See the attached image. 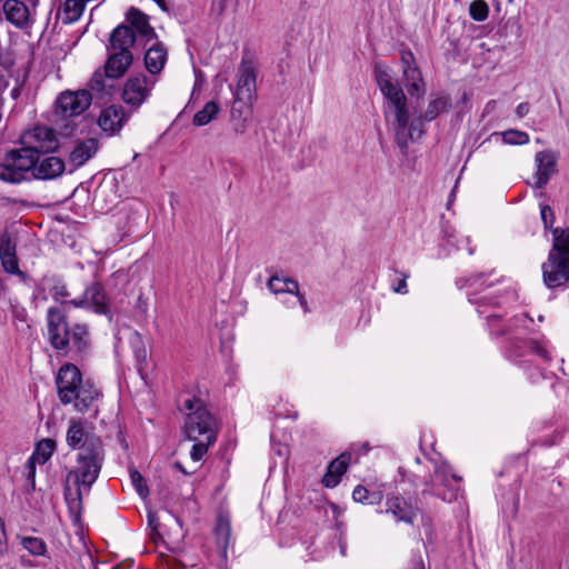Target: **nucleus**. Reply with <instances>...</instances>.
Returning <instances> with one entry per match:
<instances>
[{
    "label": "nucleus",
    "instance_id": "nucleus-1",
    "mask_svg": "<svg viewBox=\"0 0 569 569\" xmlns=\"http://www.w3.org/2000/svg\"><path fill=\"white\" fill-rule=\"evenodd\" d=\"M375 77L385 98L383 113L386 121L395 134L397 146L403 152L407 151L410 142L419 140L425 134V122L433 121L452 107L449 93L445 91L431 92L425 112L418 114L416 108L409 104L400 84L393 80L385 66H376Z\"/></svg>",
    "mask_w": 569,
    "mask_h": 569
},
{
    "label": "nucleus",
    "instance_id": "nucleus-2",
    "mask_svg": "<svg viewBox=\"0 0 569 569\" xmlns=\"http://www.w3.org/2000/svg\"><path fill=\"white\" fill-rule=\"evenodd\" d=\"M47 330L50 346L61 356L74 361L86 358L91 350L88 326L69 325L66 313L58 307L47 310Z\"/></svg>",
    "mask_w": 569,
    "mask_h": 569
},
{
    "label": "nucleus",
    "instance_id": "nucleus-3",
    "mask_svg": "<svg viewBox=\"0 0 569 569\" xmlns=\"http://www.w3.org/2000/svg\"><path fill=\"white\" fill-rule=\"evenodd\" d=\"M104 461L101 441L93 440L90 447L78 452L76 466L68 470L64 479V498L69 508L78 510L83 495H88L97 481Z\"/></svg>",
    "mask_w": 569,
    "mask_h": 569
},
{
    "label": "nucleus",
    "instance_id": "nucleus-4",
    "mask_svg": "<svg viewBox=\"0 0 569 569\" xmlns=\"http://www.w3.org/2000/svg\"><path fill=\"white\" fill-rule=\"evenodd\" d=\"M183 409L188 411L184 418L182 432L187 440L192 441L190 458L199 462L207 455L218 438V422L204 403L198 398H188L183 401Z\"/></svg>",
    "mask_w": 569,
    "mask_h": 569
},
{
    "label": "nucleus",
    "instance_id": "nucleus-5",
    "mask_svg": "<svg viewBox=\"0 0 569 569\" xmlns=\"http://www.w3.org/2000/svg\"><path fill=\"white\" fill-rule=\"evenodd\" d=\"M56 385L61 403L72 405L81 413L92 409L101 397L100 389L90 379L84 380L73 363H66L59 369Z\"/></svg>",
    "mask_w": 569,
    "mask_h": 569
},
{
    "label": "nucleus",
    "instance_id": "nucleus-6",
    "mask_svg": "<svg viewBox=\"0 0 569 569\" xmlns=\"http://www.w3.org/2000/svg\"><path fill=\"white\" fill-rule=\"evenodd\" d=\"M490 274L487 273H477L471 276L470 278H460L457 280V286L459 288H466L469 290V301L477 306V311L480 316H485L488 321V327L491 335L495 336H505L512 332V329L518 326L527 327V322H532V319L528 316V313H521L515 316L508 325L498 326L497 322L500 320L501 316L497 313H488L489 308H495L501 306V301L496 296L485 295L481 297H477V292L486 286L487 279ZM492 286V282L488 283L487 287Z\"/></svg>",
    "mask_w": 569,
    "mask_h": 569
},
{
    "label": "nucleus",
    "instance_id": "nucleus-7",
    "mask_svg": "<svg viewBox=\"0 0 569 569\" xmlns=\"http://www.w3.org/2000/svg\"><path fill=\"white\" fill-rule=\"evenodd\" d=\"M258 70L256 63L250 58H242L237 73V84L233 92L234 102L231 109V117L236 121L234 130L243 133L247 129V122L252 114V103L256 99Z\"/></svg>",
    "mask_w": 569,
    "mask_h": 569
},
{
    "label": "nucleus",
    "instance_id": "nucleus-8",
    "mask_svg": "<svg viewBox=\"0 0 569 569\" xmlns=\"http://www.w3.org/2000/svg\"><path fill=\"white\" fill-rule=\"evenodd\" d=\"M92 93L87 90L63 91L56 100V122L64 130V134H71L78 119L91 104Z\"/></svg>",
    "mask_w": 569,
    "mask_h": 569
},
{
    "label": "nucleus",
    "instance_id": "nucleus-9",
    "mask_svg": "<svg viewBox=\"0 0 569 569\" xmlns=\"http://www.w3.org/2000/svg\"><path fill=\"white\" fill-rule=\"evenodd\" d=\"M433 465V475L425 481L427 489L422 493H431L443 501L451 502L457 500L461 477L452 473L450 466L443 460L431 459Z\"/></svg>",
    "mask_w": 569,
    "mask_h": 569
},
{
    "label": "nucleus",
    "instance_id": "nucleus-10",
    "mask_svg": "<svg viewBox=\"0 0 569 569\" xmlns=\"http://www.w3.org/2000/svg\"><path fill=\"white\" fill-rule=\"evenodd\" d=\"M541 269L542 280L547 288L569 287V257H562L558 251L550 250Z\"/></svg>",
    "mask_w": 569,
    "mask_h": 569
},
{
    "label": "nucleus",
    "instance_id": "nucleus-11",
    "mask_svg": "<svg viewBox=\"0 0 569 569\" xmlns=\"http://www.w3.org/2000/svg\"><path fill=\"white\" fill-rule=\"evenodd\" d=\"M21 143L24 149L32 151V156L38 160L40 153L52 152L59 146L54 131L44 126H37L26 131L21 137Z\"/></svg>",
    "mask_w": 569,
    "mask_h": 569
},
{
    "label": "nucleus",
    "instance_id": "nucleus-12",
    "mask_svg": "<svg viewBox=\"0 0 569 569\" xmlns=\"http://www.w3.org/2000/svg\"><path fill=\"white\" fill-rule=\"evenodd\" d=\"M154 83V80L143 73L129 77L122 89L123 101L133 108H139L150 97Z\"/></svg>",
    "mask_w": 569,
    "mask_h": 569
},
{
    "label": "nucleus",
    "instance_id": "nucleus-13",
    "mask_svg": "<svg viewBox=\"0 0 569 569\" xmlns=\"http://www.w3.org/2000/svg\"><path fill=\"white\" fill-rule=\"evenodd\" d=\"M559 152L552 149H545L535 154V179L537 189H543L549 180L558 173Z\"/></svg>",
    "mask_w": 569,
    "mask_h": 569
},
{
    "label": "nucleus",
    "instance_id": "nucleus-14",
    "mask_svg": "<svg viewBox=\"0 0 569 569\" xmlns=\"http://www.w3.org/2000/svg\"><path fill=\"white\" fill-rule=\"evenodd\" d=\"M378 512L391 515L397 522L412 525L418 516L419 508L411 499L391 495L386 499V509L378 510Z\"/></svg>",
    "mask_w": 569,
    "mask_h": 569
},
{
    "label": "nucleus",
    "instance_id": "nucleus-15",
    "mask_svg": "<svg viewBox=\"0 0 569 569\" xmlns=\"http://www.w3.org/2000/svg\"><path fill=\"white\" fill-rule=\"evenodd\" d=\"M74 308H90L100 315L109 312V303L103 287L99 282H93L84 289L81 298L69 301Z\"/></svg>",
    "mask_w": 569,
    "mask_h": 569
},
{
    "label": "nucleus",
    "instance_id": "nucleus-16",
    "mask_svg": "<svg viewBox=\"0 0 569 569\" xmlns=\"http://www.w3.org/2000/svg\"><path fill=\"white\" fill-rule=\"evenodd\" d=\"M268 288L274 295H291L293 303L302 307L305 312H309L308 302L299 291V284L296 280L286 277L272 276L268 281Z\"/></svg>",
    "mask_w": 569,
    "mask_h": 569
},
{
    "label": "nucleus",
    "instance_id": "nucleus-17",
    "mask_svg": "<svg viewBox=\"0 0 569 569\" xmlns=\"http://www.w3.org/2000/svg\"><path fill=\"white\" fill-rule=\"evenodd\" d=\"M0 260L6 272L22 274L17 257V241L7 230L0 232Z\"/></svg>",
    "mask_w": 569,
    "mask_h": 569
},
{
    "label": "nucleus",
    "instance_id": "nucleus-18",
    "mask_svg": "<svg viewBox=\"0 0 569 569\" xmlns=\"http://www.w3.org/2000/svg\"><path fill=\"white\" fill-rule=\"evenodd\" d=\"M67 443L70 448L80 451L90 447L93 440L101 441L99 437L90 435L84 427L83 421L71 419L66 435Z\"/></svg>",
    "mask_w": 569,
    "mask_h": 569
},
{
    "label": "nucleus",
    "instance_id": "nucleus-19",
    "mask_svg": "<svg viewBox=\"0 0 569 569\" xmlns=\"http://www.w3.org/2000/svg\"><path fill=\"white\" fill-rule=\"evenodd\" d=\"M128 120L121 106H110L103 109L98 118V124L102 131L113 134L118 132Z\"/></svg>",
    "mask_w": 569,
    "mask_h": 569
},
{
    "label": "nucleus",
    "instance_id": "nucleus-20",
    "mask_svg": "<svg viewBox=\"0 0 569 569\" xmlns=\"http://www.w3.org/2000/svg\"><path fill=\"white\" fill-rule=\"evenodd\" d=\"M126 20L129 22V27L133 30L134 34H139L148 46L152 40L157 38L154 29L149 23V18L146 13L137 8H130L126 14Z\"/></svg>",
    "mask_w": 569,
    "mask_h": 569
},
{
    "label": "nucleus",
    "instance_id": "nucleus-21",
    "mask_svg": "<svg viewBox=\"0 0 569 569\" xmlns=\"http://www.w3.org/2000/svg\"><path fill=\"white\" fill-rule=\"evenodd\" d=\"M412 61L413 56L410 52L402 54L403 79L409 94L420 97L425 92L423 80L420 70L411 64Z\"/></svg>",
    "mask_w": 569,
    "mask_h": 569
},
{
    "label": "nucleus",
    "instance_id": "nucleus-22",
    "mask_svg": "<svg viewBox=\"0 0 569 569\" xmlns=\"http://www.w3.org/2000/svg\"><path fill=\"white\" fill-rule=\"evenodd\" d=\"M351 461V452L345 451L333 459L327 468V472L322 477V485L327 488H335L339 485L341 477L347 471Z\"/></svg>",
    "mask_w": 569,
    "mask_h": 569
},
{
    "label": "nucleus",
    "instance_id": "nucleus-23",
    "mask_svg": "<svg viewBox=\"0 0 569 569\" xmlns=\"http://www.w3.org/2000/svg\"><path fill=\"white\" fill-rule=\"evenodd\" d=\"M151 42L144 54V66L149 73L158 74L162 71L167 62L168 52L157 38Z\"/></svg>",
    "mask_w": 569,
    "mask_h": 569
},
{
    "label": "nucleus",
    "instance_id": "nucleus-24",
    "mask_svg": "<svg viewBox=\"0 0 569 569\" xmlns=\"http://www.w3.org/2000/svg\"><path fill=\"white\" fill-rule=\"evenodd\" d=\"M66 170L64 161L54 156L38 160L33 168V177L42 180H51L60 177Z\"/></svg>",
    "mask_w": 569,
    "mask_h": 569
},
{
    "label": "nucleus",
    "instance_id": "nucleus-25",
    "mask_svg": "<svg viewBox=\"0 0 569 569\" xmlns=\"http://www.w3.org/2000/svg\"><path fill=\"white\" fill-rule=\"evenodd\" d=\"M109 42V51L131 52L136 36L131 27L122 23L112 30Z\"/></svg>",
    "mask_w": 569,
    "mask_h": 569
},
{
    "label": "nucleus",
    "instance_id": "nucleus-26",
    "mask_svg": "<svg viewBox=\"0 0 569 569\" xmlns=\"http://www.w3.org/2000/svg\"><path fill=\"white\" fill-rule=\"evenodd\" d=\"M98 151V141L96 139H87L79 142L70 152L68 164L71 166L70 172L83 166Z\"/></svg>",
    "mask_w": 569,
    "mask_h": 569
},
{
    "label": "nucleus",
    "instance_id": "nucleus-27",
    "mask_svg": "<svg viewBox=\"0 0 569 569\" xmlns=\"http://www.w3.org/2000/svg\"><path fill=\"white\" fill-rule=\"evenodd\" d=\"M132 61V52L110 51L104 63L106 72L110 78L118 79L126 73Z\"/></svg>",
    "mask_w": 569,
    "mask_h": 569
},
{
    "label": "nucleus",
    "instance_id": "nucleus-28",
    "mask_svg": "<svg viewBox=\"0 0 569 569\" xmlns=\"http://www.w3.org/2000/svg\"><path fill=\"white\" fill-rule=\"evenodd\" d=\"M3 12L6 19L18 28H23L29 22V9L20 0H6Z\"/></svg>",
    "mask_w": 569,
    "mask_h": 569
},
{
    "label": "nucleus",
    "instance_id": "nucleus-29",
    "mask_svg": "<svg viewBox=\"0 0 569 569\" xmlns=\"http://www.w3.org/2000/svg\"><path fill=\"white\" fill-rule=\"evenodd\" d=\"M114 80L117 79L110 78L107 74L106 69L103 71L97 70L92 74L88 86L90 91H92L97 98L102 99L104 97L112 96V92L114 90Z\"/></svg>",
    "mask_w": 569,
    "mask_h": 569
},
{
    "label": "nucleus",
    "instance_id": "nucleus-30",
    "mask_svg": "<svg viewBox=\"0 0 569 569\" xmlns=\"http://www.w3.org/2000/svg\"><path fill=\"white\" fill-rule=\"evenodd\" d=\"M10 153L12 156V162H14L13 167H16L21 181H24L27 179L28 172H33L34 164L38 162V159L32 156V151H29L23 147L20 149L11 150Z\"/></svg>",
    "mask_w": 569,
    "mask_h": 569
},
{
    "label": "nucleus",
    "instance_id": "nucleus-31",
    "mask_svg": "<svg viewBox=\"0 0 569 569\" xmlns=\"http://www.w3.org/2000/svg\"><path fill=\"white\" fill-rule=\"evenodd\" d=\"M39 289L47 291L56 302L66 303L67 298L70 296L66 283L58 277H44L41 280Z\"/></svg>",
    "mask_w": 569,
    "mask_h": 569
},
{
    "label": "nucleus",
    "instance_id": "nucleus-32",
    "mask_svg": "<svg viewBox=\"0 0 569 569\" xmlns=\"http://www.w3.org/2000/svg\"><path fill=\"white\" fill-rule=\"evenodd\" d=\"M14 162H12V156L10 151L4 156L3 160L0 162V180L7 183L18 184L21 183V179L17 172L16 167H13Z\"/></svg>",
    "mask_w": 569,
    "mask_h": 569
},
{
    "label": "nucleus",
    "instance_id": "nucleus-33",
    "mask_svg": "<svg viewBox=\"0 0 569 569\" xmlns=\"http://www.w3.org/2000/svg\"><path fill=\"white\" fill-rule=\"evenodd\" d=\"M89 0H64L63 21L72 23L80 19Z\"/></svg>",
    "mask_w": 569,
    "mask_h": 569
},
{
    "label": "nucleus",
    "instance_id": "nucleus-34",
    "mask_svg": "<svg viewBox=\"0 0 569 569\" xmlns=\"http://www.w3.org/2000/svg\"><path fill=\"white\" fill-rule=\"evenodd\" d=\"M219 110H220V108L217 102H214V101L207 102L204 104V107L193 116V120H192L193 124L197 127H203V126L208 124L210 121H212L217 117Z\"/></svg>",
    "mask_w": 569,
    "mask_h": 569
},
{
    "label": "nucleus",
    "instance_id": "nucleus-35",
    "mask_svg": "<svg viewBox=\"0 0 569 569\" xmlns=\"http://www.w3.org/2000/svg\"><path fill=\"white\" fill-rule=\"evenodd\" d=\"M553 243L550 250H556L562 257H569V229L555 228L551 230Z\"/></svg>",
    "mask_w": 569,
    "mask_h": 569
},
{
    "label": "nucleus",
    "instance_id": "nucleus-36",
    "mask_svg": "<svg viewBox=\"0 0 569 569\" xmlns=\"http://www.w3.org/2000/svg\"><path fill=\"white\" fill-rule=\"evenodd\" d=\"M216 535L220 546L226 550L231 538V526L227 517L220 516L216 526Z\"/></svg>",
    "mask_w": 569,
    "mask_h": 569
},
{
    "label": "nucleus",
    "instance_id": "nucleus-37",
    "mask_svg": "<svg viewBox=\"0 0 569 569\" xmlns=\"http://www.w3.org/2000/svg\"><path fill=\"white\" fill-rule=\"evenodd\" d=\"M352 499L360 503L376 505L380 502L381 496L370 493L366 487L358 485L352 491Z\"/></svg>",
    "mask_w": 569,
    "mask_h": 569
},
{
    "label": "nucleus",
    "instance_id": "nucleus-38",
    "mask_svg": "<svg viewBox=\"0 0 569 569\" xmlns=\"http://www.w3.org/2000/svg\"><path fill=\"white\" fill-rule=\"evenodd\" d=\"M502 140L507 144L522 146L530 141L529 134L525 131L517 129H509L501 133Z\"/></svg>",
    "mask_w": 569,
    "mask_h": 569
},
{
    "label": "nucleus",
    "instance_id": "nucleus-39",
    "mask_svg": "<svg viewBox=\"0 0 569 569\" xmlns=\"http://www.w3.org/2000/svg\"><path fill=\"white\" fill-rule=\"evenodd\" d=\"M471 19L478 22L485 21L489 16V6L485 0H473L469 6Z\"/></svg>",
    "mask_w": 569,
    "mask_h": 569
},
{
    "label": "nucleus",
    "instance_id": "nucleus-40",
    "mask_svg": "<svg viewBox=\"0 0 569 569\" xmlns=\"http://www.w3.org/2000/svg\"><path fill=\"white\" fill-rule=\"evenodd\" d=\"M21 543L33 556H43L47 551L44 541L37 537H24Z\"/></svg>",
    "mask_w": 569,
    "mask_h": 569
},
{
    "label": "nucleus",
    "instance_id": "nucleus-41",
    "mask_svg": "<svg viewBox=\"0 0 569 569\" xmlns=\"http://www.w3.org/2000/svg\"><path fill=\"white\" fill-rule=\"evenodd\" d=\"M529 349H530V352H532L533 355H537L542 360H545V361L551 360L550 350L548 347L547 339H545V338H542L540 340L531 339L529 341Z\"/></svg>",
    "mask_w": 569,
    "mask_h": 569
},
{
    "label": "nucleus",
    "instance_id": "nucleus-42",
    "mask_svg": "<svg viewBox=\"0 0 569 569\" xmlns=\"http://www.w3.org/2000/svg\"><path fill=\"white\" fill-rule=\"evenodd\" d=\"M53 450H54L53 441L43 440L38 445L37 450L32 456L36 457L37 462L43 465L50 459V457L53 453Z\"/></svg>",
    "mask_w": 569,
    "mask_h": 569
},
{
    "label": "nucleus",
    "instance_id": "nucleus-43",
    "mask_svg": "<svg viewBox=\"0 0 569 569\" xmlns=\"http://www.w3.org/2000/svg\"><path fill=\"white\" fill-rule=\"evenodd\" d=\"M130 479L138 495L141 498L148 497L149 488L147 486L146 479L138 470L130 469Z\"/></svg>",
    "mask_w": 569,
    "mask_h": 569
},
{
    "label": "nucleus",
    "instance_id": "nucleus-44",
    "mask_svg": "<svg viewBox=\"0 0 569 569\" xmlns=\"http://www.w3.org/2000/svg\"><path fill=\"white\" fill-rule=\"evenodd\" d=\"M396 274L399 276V279L393 281L391 283V289L395 293L399 295H407L408 293V286H407V279L409 278V272L407 271H400L395 270Z\"/></svg>",
    "mask_w": 569,
    "mask_h": 569
},
{
    "label": "nucleus",
    "instance_id": "nucleus-45",
    "mask_svg": "<svg viewBox=\"0 0 569 569\" xmlns=\"http://www.w3.org/2000/svg\"><path fill=\"white\" fill-rule=\"evenodd\" d=\"M541 220L543 222V226L546 229H551L553 222H555V214L553 210L550 206L545 204L540 209Z\"/></svg>",
    "mask_w": 569,
    "mask_h": 569
},
{
    "label": "nucleus",
    "instance_id": "nucleus-46",
    "mask_svg": "<svg viewBox=\"0 0 569 569\" xmlns=\"http://www.w3.org/2000/svg\"><path fill=\"white\" fill-rule=\"evenodd\" d=\"M36 457L31 456L26 462V477L31 482L32 487L34 486L36 478Z\"/></svg>",
    "mask_w": 569,
    "mask_h": 569
},
{
    "label": "nucleus",
    "instance_id": "nucleus-47",
    "mask_svg": "<svg viewBox=\"0 0 569 569\" xmlns=\"http://www.w3.org/2000/svg\"><path fill=\"white\" fill-rule=\"evenodd\" d=\"M8 546H7V535L4 529V522L2 518L0 517V555H3L7 552Z\"/></svg>",
    "mask_w": 569,
    "mask_h": 569
},
{
    "label": "nucleus",
    "instance_id": "nucleus-48",
    "mask_svg": "<svg viewBox=\"0 0 569 569\" xmlns=\"http://www.w3.org/2000/svg\"><path fill=\"white\" fill-rule=\"evenodd\" d=\"M443 233H445V238H446L447 242L450 246L456 247L457 249L461 248L460 244L456 241L455 230L449 231V230L446 229L443 231Z\"/></svg>",
    "mask_w": 569,
    "mask_h": 569
},
{
    "label": "nucleus",
    "instance_id": "nucleus-49",
    "mask_svg": "<svg viewBox=\"0 0 569 569\" xmlns=\"http://www.w3.org/2000/svg\"><path fill=\"white\" fill-rule=\"evenodd\" d=\"M530 106L527 102H521L516 108V113L519 118H523L529 113Z\"/></svg>",
    "mask_w": 569,
    "mask_h": 569
},
{
    "label": "nucleus",
    "instance_id": "nucleus-50",
    "mask_svg": "<svg viewBox=\"0 0 569 569\" xmlns=\"http://www.w3.org/2000/svg\"><path fill=\"white\" fill-rule=\"evenodd\" d=\"M509 357L518 358L522 357L525 353L520 351V347L518 346V342L512 343V346L508 350Z\"/></svg>",
    "mask_w": 569,
    "mask_h": 569
},
{
    "label": "nucleus",
    "instance_id": "nucleus-51",
    "mask_svg": "<svg viewBox=\"0 0 569 569\" xmlns=\"http://www.w3.org/2000/svg\"><path fill=\"white\" fill-rule=\"evenodd\" d=\"M281 302L283 305H286L287 307H289V308H293V307L297 306V305H292L293 300H292V296L291 295H284V298L281 299Z\"/></svg>",
    "mask_w": 569,
    "mask_h": 569
},
{
    "label": "nucleus",
    "instance_id": "nucleus-52",
    "mask_svg": "<svg viewBox=\"0 0 569 569\" xmlns=\"http://www.w3.org/2000/svg\"><path fill=\"white\" fill-rule=\"evenodd\" d=\"M411 569H425V563L420 555L415 557V567Z\"/></svg>",
    "mask_w": 569,
    "mask_h": 569
},
{
    "label": "nucleus",
    "instance_id": "nucleus-53",
    "mask_svg": "<svg viewBox=\"0 0 569 569\" xmlns=\"http://www.w3.org/2000/svg\"><path fill=\"white\" fill-rule=\"evenodd\" d=\"M173 466H174V468H177L179 471H181V472H182V473H184V475H191V473H193V472L197 470V469H194V470L188 471V470H186V469H184V467H183L180 462H178V461H177V462H174V465H173Z\"/></svg>",
    "mask_w": 569,
    "mask_h": 569
},
{
    "label": "nucleus",
    "instance_id": "nucleus-54",
    "mask_svg": "<svg viewBox=\"0 0 569 569\" xmlns=\"http://www.w3.org/2000/svg\"><path fill=\"white\" fill-rule=\"evenodd\" d=\"M158 537H159V532L156 530V526H153V529L151 532V538H152V540L156 541Z\"/></svg>",
    "mask_w": 569,
    "mask_h": 569
},
{
    "label": "nucleus",
    "instance_id": "nucleus-55",
    "mask_svg": "<svg viewBox=\"0 0 569 569\" xmlns=\"http://www.w3.org/2000/svg\"><path fill=\"white\" fill-rule=\"evenodd\" d=\"M160 8H166V1L164 0H153Z\"/></svg>",
    "mask_w": 569,
    "mask_h": 569
},
{
    "label": "nucleus",
    "instance_id": "nucleus-56",
    "mask_svg": "<svg viewBox=\"0 0 569 569\" xmlns=\"http://www.w3.org/2000/svg\"><path fill=\"white\" fill-rule=\"evenodd\" d=\"M496 101L491 100L486 104V110L489 111V109L495 107Z\"/></svg>",
    "mask_w": 569,
    "mask_h": 569
},
{
    "label": "nucleus",
    "instance_id": "nucleus-57",
    "mask_svg": "<svg viewBox=\"0 0 569 569\" xmlns=\"http://www.w3.org/2000/svg\"><path fill=\"white\" fill-rule=\"evenodd\" d=\"M340 551H341V555L345 556L346 555V546L342 545L341 548H340Z\"/></svg>",
    "mask_w": 569,
    "mask_h": 569
},
{
    "label": "nucleus",
    "instance_id": "nucleus-58",
    "mask_svg": "<svg viewBox=\"0 0 569 569\" xmlns=\"http://www.w3.org/2000/svg\"><path fill=\"white\" fill-rule=\"evenodd\" d=\"M468 252H469V254H473L475 249L472 247H468Z\"/></svg>",
    "mask_w": 569,
    "mask_h": 569
},
{
    "label": "nucleus",
    "instance_id": "nucleus-59",
    "mask_svg": "<svg viewBox=\"0 0 569 569\" xmlns=\"http://www.w3.org/2000/svg\"><path fill=\"white\" fill-rule=\"evenodd\" d=\"M130 337H141L138 332L133 331L130 333Z\"/></svg>",
    "mask_w": 569,
    "mask_h": 569
},
{
    "label": "nucleus",
    "instance_id": "nucleus-60",
    "mask_svg": "<svg viewBox=\"0 0 569 569\" xmlns=\"http://www.w3.org/2000/svg\"><path fill=\"white\" fill-rule=\"evenodd\" d=\"M149 523L152 525L153 523V516L152 515H149Z\"/></svg>",
    "mask_w": 569,
    "mask_h": 569
},
{
    "label": "nucleus",
    "instance_id": "nucleus-61",
    "mask_svg": "<svg viewBox=\"0 0 569 569\" xmlns=\"http://www.w3.org/2000/svg\"><path fill=\"white\" fill-rule=\"evenodd\" d=\"M462 242H466V244L468 246L470 243V240H469V238H465V239H462Z\"/></svg>",
    "mask_w": 569,
    "mask_h": 569
},
{
    "label": "nucleus",
    "instance_id": "nucleus-62",
    "mask_svg": "<svg viewBox=\"0 0 569 569\" xmlns=\"http://www.w3.org/2000/svg\"><path fill=\"white\" fill-rule=\"evenodd\" d=\"M363 450L367 452L369 450L368 445H363Z\"/></svg>",
    "mask_w": 569,
    "mask_h": 569
},
{
    "label": "nucleus",
    "instance_id": "nucleus-63",
    "mask_svg": "<svg viewBox=\"0 0 569 569\" xmlns=\"http://www.w3.org/2000/svg\"><path fill=\"white\" fill-rule=\"evenodd\" d=\"M538 320H539V321H543V316H539V317H538Z\"/></svg>",
    "mask_w": 569,
    "mask_h": 569
}]
</instances>
